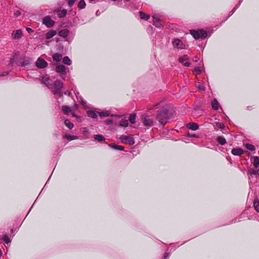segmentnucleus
Here are the masks:
<instances>
[{
  "label": "nucleus",
  "mask_w": 259,
  "mask_h": 259,
  "mask_svg": "<svg viewBox=\"0 0 259 259\" xmlns=\"http://www.w3.org/2000/svg\"><path fill=\"white\" fill-rule=\"evenodd\" d=\"M63 87V83L62 82L59 80H56L53 84L50 85V89L52 90L54 94L58 95L61 97L63 96V94L61 92V89Z\"/></svg>",
  "instance_id": "f257e3e1"
},
{
  "label": "nucleus",
  "mask_w": 259,
  "mask_h": 259,
  "mask_svg": "<svg viewBox=\"0 0 259 259\" xmlns=\"http://www.w3.org/2000/svg\"><path fill=\"white\" fill-rule=\"evenodd\" d=\"M141 120L144 126L150 127L153 125L154 119L152 116L144 114L141 117Z\"/></svg>",
  "instance_id": "f03ea898"
},
{
  "label": "nucleus",
  "mask_w": 259,
  "mask_h": 259,
  "mask_svg": "<svg viewBox=\"0 0 259 259\" xmlns=\"http://www.w3.org/2000/svg\"><path fill=\"white\" fill-rule=\"evenodd\" d=\"M190 33L196 39L200 38L204 39L207 36L206 32L203 30H190Z\"/></svg>",
  "instance_id": "7ed1b4c3"
},
{
  "label": "nucleus",
  "mask_w": 259,
  "mask_h": 259,
  "mask_svg": "<svg viewBox=\"0 0 259 259\" xmlns=\"http://www.w3.org/2000/svg\"><path fill=\"white\" fill-rule=\"evenodd\" d=\"M157 119L158 121L163 125L165 124L168 119V115L167 110L163 109L158 114L157 116Z\"/></svg>",
  "instance_id": "20e7f679"
},
{
  "label": "nucleus",
  "mask_w": 259,
  "mask_h": 259,
  "mask_svg": "<svg viewBox=\"0 0 259 259\" xmlns=\"http://www.w3.org/2000/svg\"><path fill=\"white\" fill-rule=\"evenodd\" d=\"M174 47L177 48L179 49H185V44L179 39H174L172 41Z\"/></svg>",
  "instance_id": "39448f33"
},
{
  "label": "nucleus",
  "mask_w": 259,
  "mask_h": 259,
  "mask_svg": "<svg viewBox=\"0 0 259 259\" xmlns=\"http://www.w3.org/2000/svg\"><path fill=\"white\" fill-rule=\"evenodd\" d=\"M35 65L38 68H44L48 66V63L41 57H39L35 62Z\"/></svg>",
  "instance_id": "423d86ee"
},
{
  "label": "nucleus",
  "mask_w": 259,
  "mask_h": 259,
  "mask_svg": "<svg viewBox=\"0 0 259 259\" xmlns=\"http://www.w3.org/2000/svg\"><path fill=\"white\" fill-rule=\"evenodd\" d=\"M43 24L48 27H52L54 24V21L49 16L45 17L43 19Z\"/></svg>",
  "instance_id": "0eeeda50"
},
{
  "label": "nucleus",
  "mask_w": 259,
  "mask_h": 259,
  "mask_svg": "<svg viewBox=\"0 0 259 259\" xmlns=\"http://www.w3.org/2000/svg\"><path fill=\"white\" fill-rule=\"evenodd\" d=\"M22 36V31L20 29L13 31L12 33L11 37L13 39H19Z\"/></svg>",
  "instance_id": "6e6552de"
},
{
  "label": "nucleus",
  "mask_w": 259,
  "mask_h": 259,
  "mask_svg": "<svg viewBox=\"0 0 259 259\" xmlns=\"http://www.w3.org/2000/svg\"><path fill=\"white\" fill-rule=\"evenodd\" d=\"M188 60L189 58L187 55H184L179 58V62L187 67L190 65V63H189Z\"/></svg>",
  "instance_id": "1a4fd4ad"
},
{
  "label": "nucleus",
  "mask_w": 259,
  "mask_h": 259,
  "mask_svg": "<svg viewBox=\"0 0 259 259\" xmlns=\"http://www.w3.org/2000/svg\"><path fill=\"white\" fill-rule=\"evenodd\" d=\"M133 124L134 125L133 126L134 128H137L139 125V124L138 123H137L136 114L135 113L131 114V127L132 126V125Z\"/></svg>",
  "instance_id": "9d476101"
},
{
  "label": "nucleus",
  "mask_w": 259,
  "mask_h": 259,
  "mask_svg": "<svg viewBox=\"0 0 259 259\" xmlns=\"http://www.w3.org/2000/svg\"><path fill=\"white\" fill-rule=\"evenodd\" d=\"M56 71L57 72L61 73L63 76H65L66 74V68L64 65H58L56 66Z\"/></svg>",
  "instance_id": "9b49d317"
},
{
  "label": "nucleus",
  "mask_w": 259,
  "mask_h": 259,
  "mask_svg": "<svg viewBox=\"0 0 259 259\" xmlns=\"http://www.w3.org/2000/svg\"><path fill=\"white\" fill-rule=\"evenodd\" d=\"M50 78L47 75L42 76L41 78V83L46 85L49 88H50V85L51 84V83H50Z\"/></svg>",
  "instance_id": "f8f14e48"
},
{
  "label": "nucleus",
  "mask_w": 259,
  "mask_h": 259,
  "mask_svg": "<svg viewBox=\"0 0 259 259\" xmlns=\"http://www.w3.org/2000/svg\"><path fill=\"white\" fill-rule=\"evenodd\" d=\"M231 152L234 155L240 156L244 153V150L240 148H237L233 149Z\"/></svg>",
  "instance_id": "ddd939ff"
},
{
  "label": "nucleus",
  "mask_w": 259,
  "mask_h": 259,
  "mask_svg": "<svg viewBox=\"0 0 259 259\" xmlns=\"http://www.w3.org/2000/svg\"><path fill=\"white\" fill-rule=\"evenodd\" d=\"M153 25H155L157 27H160L162 24L160 22V19L156 17L155 16H153Z\"/></svg>",
  "instance_id": "4468645a"
},
{
  "label": "nucleus",
  "mask_w": 259,
  "mask_h": 259,
  "mask_svg": "<svg viewBox=\"0 0 259 259\" xmlns=\"http://www.w3.org/2000/svg\"><path fill=\"white\" fill-rule=\"evenodd\" d=\"M69 33V31L67 29H63L59 31L58 34L59 36L63 37H66Z\"/></svg>",
  "instance_id": "2eb2a0df"
},
{
  "label": "nucleus",
  "mask_w": 259,
  "mask_h": 259,
  "mask_svg": "<svg viewBox=\"0 0 259 259\" xmlns=\"http://www.w3.org/2000/svg\"><path fill=\"white\" fill-rule=\"evenodd\" d=\"M30 59L28 58H25L20 62V65L22 66H25L30 63Z\"/></svg>",
  "instance_id": "dca6fc26"
},
{
  "label": "nucleus",
  "mask_w": 259,
  "mask_h": 259,
  "mask_svg": "<svg viewBox=\"0 0 259 259\" xmlns=\"http://www.w3.org/2000/svg\"><path fill=\"white\" fill-rule=\"evenodd\" d=\"M187 127L192 130H196L198 128V125L195 123H190L187 125Z\"/></svg>",
  "instance_id": "f3484780"
},
{
  "label": "nucleus",
  "mask_w": 259,
  "mask_h": 259,
  "mask_svg": "<svg viewBox=\"0 0 259 259\" xmlns=\"http://www.w3.org/2000/svg\"><path fill=\"white\" fill-rule=\"evenodd\" d=\"M119 124L121 126L126 127L128 125V121L126 119L121 118L119 121Z\"/></svg>",
  "instance_id": "a211bd4d"
},
{
  "label": "nucleus",
  "mask_w": 259,
  "mask_h": 259,
  "mask_svg": "<svg viewBox=\"0 0 259 259\" xmlns=\"http://www.w3.org/2000/svg\"><path fill=\"white\" fill-rule=\"evenodd\" d=\"M56 34V32L55 30H52L46 34V38L47 39H50Z\"/></svg>",
  "instance_id": "6ab92c4d"
},
{
  "label": "nucleus",
  "mask_w": 259,
  "mask_h": 259,
  "mask_svg": "<svg viewBox=\"0 0 259 259\" xmlns=\"http://www.w3.org/2000/svg\"><path fill=\"white\" fill-rule=\"evenodd\" d=\"M53 60L56 62H59L62 59V55L58 53H55L53 55Z\"/></svg>",
  "instance_id": "aec40b11"
},
{
  "label": "nucleus",
  "mask_w": 259,
  "mask_h": 259,
  "mask_svg": "<svg viewBox=\"0 0 259 259\" xmlns=\"http://www.w3.org/2000/svg\"><path fill=\"white\" fill-rule=\"evenodd\" d=\"M109 146L117 150H123L124 149V147L123 146L117 145L116 144H110Z\"/></svg>",
  "instance_id": "412c9836"
},
{
  "label": "nucleus",
  "mask_w": 259,
  "mask_h": 259,
  "mask_svg": "<svg viewBox=\"0 0 259 259\" xmlns=\"http://www.w3.org/2000/svg\"><path fill=\"white\" fill-rule=\"evenodd\" d=\"M252 163L255 168L258 167V166H259V157L255 156L253 157Z\"/></svg>",
  "instance_id": "4be33fe9"
},
{
  "label": "nucleus",
  "mask_w": 259,
  "mask_h": 259,
  "mask_svg": "<svg viewBox=\"0 0 259 259\" xmlns=\"http://www.w3.org/2000/svg\"><path fill=\"white\" fill-rule=\"evenodd\" d=\"M120 139L122 143L130 144V139L128 136H122L120 138Z\"/></svg>",
  "instance_id": "5701e85b"
},
{
  "label": "nucleus",
  "mask_w": 259,
  "mask_h": 259,
  "mask_svg": "<svg viewBox=\"0 0 259 259\" xmlns=\"http://www.w3.org/2000/svg\"><path fill=\"white\" fill-rule=\"evenodd\" d=\"M88 115L93 118H96L97 117V113L92 110H89L87 112Z\"/></svg>",
  "instance_id": "b1692460"
},
{
  "label": "nucleus",
  "mask_w": 259,
  "mask_h": 259,
  "mask_svg": "<svg viewBox=\"0 0 259 259\" xmlns=\"http://www.w3.org/2000/svg\"><path fill=\"white\" fill-rule=\"evenodd\" d=\"M139 13H140V17L141 19H144V20H147L150 18L149 15L146 14L145 13H144L143 12H140Z\"/></svg>",
  "instance_id": "393cba45"
},
{
  "label": "nucleus",
  "mask_w": 259,
  "mask_h": 259,
  "mask_svg": "<svg viewBox=\"0 0 259 259\" xmlns=\"http://www.w3.org/2000/svg\"><path fill=\"white\" fill-rule=\"evenodd\" d=\"M253 205H254L255 209L257 212H259V200L258 199H255L254 200Z\"/></svg>",
  "instance_id": "a878e982"
},
{
  "label": "nucleus",
  "mask_w": 259,
  "mask_h": 259,
  "mask_svg": "<svg viewBox=\"0 0 259 259\" xmlns=\"http://www.w3.org/2000/svg\"><path fill=\"white\" fill-rule=\"evenodd\" d=\"M62 110L65 114H67L71 111L70 107L67 106H63Z\"/></svg>",
  "instance_id": "bb28decb"
},
{
  "label": "nucleus",
  "mask_w": 259,
  "mask_h": 259,
  "mask_svg": "<svg viewBox=\"0 0 259 259\" xmlns=\"http://www.w3.org/2000/svg\"><path fill=\"white\" fill-rule=\"evenodd\" d=\"M64 123L65 124V125L68 127L70 129H72L73 126H74V125L73 123H72L70 120L67 119V120H65V121H64Z\"/></svg>",
  "instance_id": "cd10ccee"
},
{
  "label": "nucleus",
  "mask_w": 259,
  "mask_h": 259,
  "mask_svg": "<svg viewBox=\"0 0 259 259\" xmlns=\"http://www.w3.org/2000/svg\"><path fill=\"white\" fill-rule=\"evenodd\" d=\"M63 62L64 64H67L68 65H70L71 64V61L67 56L64 57V58L63 59Z\"/></svg>",
  "instance_id": "c85d7f7f"
},
{
  "label": "nucleus",
  "mask_w": 259,
  "mask_h": 259,
  "mask_svg": "<svg viewBox=\"0 0 259 259\" xmlns=\"http://www.w3.org/2000/svg\"><path fill=\"white\" fill-rule=\"evenodd\" d=\"M95 139L99 142H102L105 140V138L101 135H96L95 136Z\"/></svg>",
  "instance_id": "c756f323"
},
{
  "label": "nucleus",
  "mask_w": 259,
  "mask_h": 259,
  "mask_svg": "<svg viewBox=\"0 0 259 259\" xmlns=\"http://www.w3.org/2000/svg\"><path fill=\"white\" fill-rule=\"evenodd\" d=\"M218 142L221 144V145H224L226 143V139L223 137H219L218 138Z\"/></svg>",
  "instance_id": "7c9ffc66"
},
{
  "label": "nucleus",
  "mask_w": 259,
  "mask_h": 259,
  "mask_svg": "<svg viewBox=\"0 0 259 259\" xmlns=\"http://www.w3.org/2000/svg\"><path fill=\"white\" fill-rule=\"evenodd\" d=\"M219 103L217 100L214 99L212 102V107L215 110L218 109Z\"/></svg>",
  "instance_id": "2f4dec72"
},
{
  "label": "nucleus",
  "mask_w": 259,
  "mask_h": 259,
  "mask_svg": "<svg viewBox=\"0 0 259 259\" xmlns=\"http://www.w3.org/2000/svg\"><path fill=\"white\" fill-rule=\"evenodd\" d=\"M99 116L101 118L108 117L109 115V113L107 111H102L100 112H98Z\"/></svg>",
  "instance_id": "473e14b6"
},
{
  "label": "nucleus",
  "mask_w": 259,
  "mask_h": 259,
  "mask_svg": "<svg viewBox=\"0 0 259 259\" xmlns=\"http://www.w3.org/2000/svg\"><path fill=\"white\" fill-rule=\"evenodd\" d=\"M67 11L65 9L60 11L58 13V16L60 18H63L65 17L66 15Z\"/></svg>",
  "instance_id": "72a5a7b5"
},
{
  "label": "nucleus",
  "mask_w": 259,
  "mask_h": 259,
  "mask_svg": "<svg viewBox=\"0 0 259 259\" xmlns=\"http://www.w3.org/2000/svg\"><path fill=\"white\" fill-rule=\"evenodd\" d=\"M196 87L198 89H199L200 91H204L205 90L204 86L203 84L201 82H198L196 84Z\"/></svg>",
  "instance_id": "f704fd0d"
},
{
  "label": "nucleus",
  "mask_w": 259,
  "mask_h": 259,
  "mask_svg": "<svg viewBox=\"0 0 259 259\" xmlns=\"http://www.w3.org/2000/svg\"><path fill=\"white\" fill-rule=\"evenodd\" d=\"M85 5L86 4L85 2L83 0H81L79 2L78 6L80 9H84Z\"/></svg>",
  "instance_id": "c9c22d12"
},
{
  "label": "nucleus",
  "mask_w": 259,
  "mask_h": 259,
  "mask_svg": "<svg viewBox=\"0 0 259 259\" xmlns=\"http://www.w3.org/2000/svg\"><path fill=\"white\" fill-rule=\"evenodd\" d=\"M248 174L250 176H252L254 175H257V170H256L253 169H249L248 170Z\"/></svg>",
  "instance_id": "e433bc0d"
},
{
  "label": "nucleus",
  "mask_w": 259,
  "mask_h": 259,
  "mask_svg": "<svg viewBox=\"0 0 259 259\" xmlns=\"http://www.w3.org/2000/svg\"><path fill=\"white\" fill-rule=\"evenodd\" d=\"M245 147L248 150L250 151H254L255 150V147L253 145L246 144L245 145Z\"/></svg>",
  "instance_id": "4c0bfd02"
},
{
  "label": "nucleus",
  "mask_w": 259,
  "mask_h": 259,
  "mask_svg": "<svg viewBox=\"0 0 259 259\" xmlns=\"http://www.w3.org/2000/svg\"><path fill=\"white\" fill-rule=\"evenodd\" d=\"M3 240H4V241L5 242V243L7 244H8L10 242V238L9 237V236L8 235H5L3 237Z\"/></svg>",
  "instance_id": "58836bf2"
},
{
  "label": "nucleus",
  "mask_w": 259,
  "mask_h": 259,
  "mask_svg": "<svg viewBox=\"0 0 259 259\" xmlns=\"http://www.w3.org/2000/svg\"><path fill=\"white\" fill-rule=\"evenodd\" d=\"M65 138L68 139L69 140H73L77 139V137L75 136H70V135H65Z\"/></svg>",
  "instance_id": "ea45409f"
},
{
  "label": "nucleus",
  "mask_w": 259,
  "mask_h": 259,
  "mask_svg": "<svg viewBox=\"0 0 259 259\" xmlns=\"http://www.w3.org/2000/svg\"><path fill=\"white\" fill-rule=\"evenodd\" d=\"M194 70L197 74H200L202 72V70L200 67H196Z\"/></svg>",
  "instance_id": "a19ab883"
},
{
  "label": "nucleus",
  "mask_w": 259,
  "mask_h": 259,
  "mask_svg": "<svg viewBox=\"0 0 259 259\" xmlns=\"http://www.w3.org/2000/svg\"><path fill=\"white\" fill-rule=\"evenodd\" d=\"M67 1H68V5L70 6H71L74 4V3H75L76 0H67Z\"/></svg>",
  "instance_id": "79ce46f5"
},
{
  "label": "nucleus",
  "mask_w": 259,
  "mask_h": 259,
  "mask_svg": "<svg viewBox=\"0 0 259 259\" xmlns=\"http://www.w3.org/2000/svg\"><path fill=\"white\" fill-rule=\"evenodd\" d=\"M14 15L16 17H17L20 15V12L19 11H17L15 12Z\"/></svg>",
  "instance_id": "37998d69"
},
{
  "label": "nucleus",
  "mask_w": 259,
  "mask_h": 259,
  "mask_svg": "<svg viewBox=\"0 0 259 259\" xmlns=\"http://www.w3.org/2000/svg\"><path fill=\"white\" fill-rule=\"evenodd\" d=\"M26 30L27 31V32L28 33H31L33 31L32 29H31L30 28H29V27L26 28Z\"/></svg>",
  "instance_id": "c03bdc74"
},
{
  "label": "nucleus",
  "mask_w": 259,
  "mask_h": 259,
  "mask_svg": "<svg viewBox=\"0 0 259 259\" xmlns=\"http://www.w3.org/2000/svg\"><path fill=\"white\" fill-rule=\"evenodd\" d=\"M218 126H219L220 128H223L224 125L222 123H218Z\"/></svg>",
  "instance_id": "a18cd8bd"
},
{
  "label": "nucleus",
  "mask_w": 259,
  "mask_h": 259,
  "mask_svg": "<svg viewBox=\"0 0 259 259\" xmlns=\"http://www.w3.org/2000/svg\"><path fill=\"white\" fill-rule=\"evenodd\" d=\"M8 74V73L7 72H3L2 74H0V76H4Z\"/></svg>",
  "instance_id": "49530a36"
},
{
  "label": "nucleus",
  "mask_w": 259,
  "mask_h": 259,
  "mask_svg": "<svg viewBox=\"0 0 259 259\" xmlns=\"http://www.w3.org/2000/svg\"><path fill=\"white\" fill-rule=\"evenodd\" d=\"M135 143V142L133 140V139L131 138V145H133Z\"/></svg>",
  "instance_id": "de8ad7c7"
},
{
  "label": "nucleus",
  "mask_w": 259,
  "mask_h": 259,
  "mask_svg": "<svg viewBox=\"0 0 259 259\" xmlns=\"http://www.w3.org/2000/svg\"><path fill=\"white\" fill-rule=\"evenodd\" d=\"M65 95H68L69 96H70V92H65L64 93Z\"/></svg>",
  "instance_id": "09e8293b"
},
{
  "label": "nucleus",
  "mask_w": 259,
  "mask_h": 259,
  "mask_svg": "<svg viewBox=\"0 0 259 259\" xmlns=\"http://www.w3.org/2000/svg\"><path fill=\"white\" fill-rule=\"evenodd\" d=\"M257 176L259 178V169L257 170Z\"/></svg>",
  "instance_id": "8fccbe9b"
},
{
  "label": "nucleus",
  "mask_w": 259,
  "mask_h": 259,
  "mask_svg": "<svg viewBox=\"0 0 259 259\" xmlns=\"http://www.w3.org/2000/svg\"><path fill=\"white\" fill-rule=\"evenodd\" d=\"M81 104H82V105H84V104H85V102H84V101H82Z\"/></svg>",
  "instance_id": "3c124183"
},
{
  "label": "nucleus",
  "mask_w": 259,
  "mask_h": 259,
  "mask_svg": "<svg viewBox=\"0 0 259 259\" xmlns=\"http://www.w3.org/2000/svg\"><path fill=\"white\" fill-rule=\"evenodd\" d=\"M72 116H74V117H75V116H76V115H75L74 113H72Z\"/></svg>",
  "instance_id": "603ef678"
},
{
  "label": "nucleus",
  "mask_w": 259,
  "mask_h": 259,
  "mask_svg": "<svg viewBox=\"0 0 259 259\" xmlns=\"http://www.w3.org/2000/svg\"><path fill=\"white\" fill-rule=\"evenodd\" d=\"M91 2L94 1V0H89Z\"/></svg>",
  "instance_id": "864d4df0"
},
{
  "label": "nucleus",
  "mask_w": 259,
  "mask_h": 259,
  "mask_svg": "<svg viewBox=\"0 0 259 259\" xmlns=\"http://www.w3.org/2000/svg\"><path fill=\"white\" fill-rule=\"evenodd\" d=\"M109 123H112V121L109 120Z\"/></svg>",
  "instance_id": "5fc2aeb1"
}]
</instances>
